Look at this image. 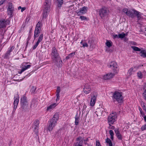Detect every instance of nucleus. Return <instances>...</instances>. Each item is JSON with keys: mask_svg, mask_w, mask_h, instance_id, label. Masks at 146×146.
I'll return each mask as SVG.
<instances>
[{"mask_svg": "<svg viewBox=\"0 0 146 146\" xmlns=\"http://www.w3.org/2000/svg\"><path fill=\"white\" fill-rule=\"evenodd\" d=\"M51 58L53 62L58 67L62 65V61L58 51L55 47H53L51 50Z\"/></svg>", "mask_w": 146, "mask_h": 146, "instance_id": "obj_1", "label": "nucleus"}, {"mask_svg": "<svg viewBox=\"0 0 146 146\" xmlns=\"http://www.w3.org/2000/svg\"><path fill=\"white\" fill-rule=\"evenodd\" d=\"M59 119V114L58 113H55L51 119L49 121V125L47 129L48 131H50L56 125L57 121Z\"/></svg>", "mask_w": 146, "mask_h": 146, "instance_id": "obj_2", "label": "nucleus"}, {"mask_svg": "<svg viewBox=\"0 0 146 146\" xmlns=\"http://www.w3.org/2000/svg\"><path fill=\"white\" fill-rule=\"evenodd\" d=\"M20 103L22 111H25L28 108V102L27 97L23 96L20 99Z\"/></svg>", "mask_w": 146, "mask_h": 146, "instance_id": "obj_3", "label": "nucleus"}, {"mask_svg": "<svg viewBox=\"0 0 146 146\" xmlns=\"http://www.w3.org/2000/svg\"><path fill=\"white\" fill-rule=\"evenodd\" d=\"M109 9L105 6L102 7L99 10V15L102 19H104L105 17L108 16L109 15Z\"/></svg>", "mask_w": 146, "mask_h": 146, "instance_id": "obj_4", "label": "nucleus"}, {"mask_svg": "<svg viewBox=\"0 0 146 146\" xmlns=\"http://www.w3.org/2000/svg\"><path fill=\"white\" fill-rule=\"evenodd\" d=\"M117 117V113L116 112H113L109 115L108 117V121L110 126L111 124H113L116 121Z\"/></svg>", "mask_w": 146, "mask_h": 146, "instance_id": "obj_5", "label": "nucleus"}, {"mask_svg": "<svg viewBox=\"0 0 146 146\" xmlns=\"http://www.w3.org/2000/svg\"><path fill=\"white\" fill-rule=\"evenodd\" d=\"M122 93L117 91H115L113 93V97L114 101H116L118 103H120L123 100Z\"/></svg>", "mask_w": 146, "mask_h": 146, "instance_id": "obj_6", "label": "nucleus"}, {"mask_svg": "<svg viewBox=\"0 0 146 146\" xmlns=\"http://www.w3.org/2000/svg\"><path fill=\"white\" fill-rule=\"evenodd\" d=\"M132 11L133 12H132L131 11H129L128 13L127 14V15L129 16V17H130L132 18H134L135 16L134 14H135L137 17L138 20H140L141 18V15L140 14V12L137 11L134 9L132 10Z\"/></svg>", "mask_w": 146, "mask_h": 146, "instance_id": "obj_7", "label": "nucleus"}, {"mask_svg": "<svg viewBox=\"0 0 146 146\" xmlns=\"http://www.w3.org/2000/svg\"><path fill=\"white\" fill-rule=\"evenodd\" d=\"M91 90V88L89 84L86 83L84 85L83 91L85 93L88 94L90 92Z\"/></svg>", "mask_w": 146, "mask_h": 146, "instance_id": "obj_8", "label": "nucleus"}, {"mask_svg": "<svg viewBox=\"0 0 146 146\" xmlns=\"http://www.w3.org/2000/svg\"><path fill=\"white\" fill-rule=\"evenodd\" d=\"M10 23L9 19H7L6 20L3 19L0 21V29L5 27L7 25H9Z\"/></svg>", "mask_w": 146, "mask_h": 146, "instance_id": "obj_9", "label": "nucleus"}, {"mask_svg": "<svg viewBox=\"0 0 146 146\" xmlns=\"http://www.w3.org/2000/svg\"><path fill=\"white\" fill-rule=\"evenodd\" d=\"M96 96V94L95 92H93L91 94V98L90 101V105L92 106H94L95 103Z\"/></svg>", "mask_w": 146, "mask_h": 146, "instance_id": "obj_10", "label": "nucleus"}, {"mask_svg": "<svg viewBox=\"0 0 146 146\" xmlns=\"http://www.w3.org/2000/svg\"><path fill=\"white\" fill-rule=\"evenodd\" d=\"M15 47L12 46L9 47L7 51L4 55V58L5 59H8L9 58V56L11 52L13 51L14 48Z\"/></svg>", "mask_w": 146, "mask_h": 146, "instance_id": "obj_11", "label": "nucleus"}, {"mask_svg": "<svg viewBox=\"0 0 146 146\" xmlns=\"http://www.w3.org/2000/svg\"><path fill=\"white\" fill-rule=\"evenodd\" d=\"M14 10V7L11 5H9L7 9V14L10 15V17H11L13 16V14Z\"/></svg>", "mask_w": 146, "mask_h": 146, "instance_id": "obj_12", "label": "nucleus"}, {"mask_svg": "<svg viewBox=\"0 0 146 146\" xmlns=\"http://www.w3.org/2000/svg\"><path fill=\"white\" fill-rule=\"evenodd\" d=\"M50 9L44 7L43 10L42 16V19H46L48 16V14L49 12Z\"/></svg>", "mask_w": 146, "mask_h": 146, "instance_id": "obj_13", "label": "nucleus"}, {"mask_svg": "<svg viewBox=\"0 0 146 146\" xmlns=\"http://www.w3.org/2000/svg\"><path fill=\"white\" fill-rule=\"evenodd\" d=\"M43 34H42L40 35L38 38V41L35 43V44L33 48V50H35L36 48L37 47L39 43L43 39Z\"/></svg>", "mask_w": 146, "mask_h": 146, "instance_id": "obj_14", "label": "nucleus"}, {"mask_svg": "<svg viewBox=\"0 0 146 146\" xmlns=\"http://www.w3.org/2000/svg\"><path fill=\"white\" fill-rule=\"evenodd\" d=\"M87 11V8L86 7H84L80 8V10L77 13L78 15H80L82 14L85 13Z\"/></svg>", "mask_w": 146, "mask_h": 146, "instance_id": "obj_15", "label": "nucleus"}, {"mask_svg": "<svg viewBox=\"0 0 146 146\" xmlns=\"http://www.w3.org/2000/svg\"><path fill=\"white\" fill-rule=\"evenodd\" d=\"M38 104V101L37 99H33L31 102L30 107L31 108H35L36 107Z\"/></svg>", "mask_w": 146, "mask_h": 146, "instance_id": "obj_16", "label": "nucleus"}, {"mask_svg": "<svg viewBox=\"0 0 146 146\" xmlns=\"http://www.w3.org/2000/svg\"><path fill=\"white\" fill-rule=\"evenodd\" d=\"M110 66L113 70L116 71L117 68V65L116 62L112 61L110 63Z\"/></svg>", "mask_w": 146, "mask_h": 146, "instance_id": "obj_17", "label": "nucleus"}, {"mask_svg": "<svg viewBox=\"0 0 146 146\" xmlns=\"http://www.w3.org/2000/svg\"><path fill=\"white\" fill-rule=\"evenodd\" d=\"M82 138L80 137H78L76 139L77 141L74 144V146H82L83 143V141L81 140Z\"/></svg>", "mask_w": 146, "mask_h": 146, "instance_id": "obj_18", "label": "nucleus"}, {"mask_svg": "<svg viewBox=\"0 0 146 146\" xmlns=\"http://www.w3.org/2000/svg\"><path fill=\"white\" fill-rule=\"evenodd\" d=\"M19 97H18L17 98H16L14 100L13 103L14 106L13 110V112H14L16 110L17 108L18 104L19 102Z\"/></svg>", "mask_w": 146, "mask_h": 146, "instance_id": "obj_19", "label": "nucleus"}, {"mask_svg": "<svg viewBox=\"0 0 146 146\" xmlns=\"http://www.w3.org/2000/svg\"><path fill=\"white\" fill-rule=\"evenodd\" d=\"M114 74L112 73H108L104 76V78L105 80H108L112 78Z\"/></svg>", "mask_w": 146, "mask_h": 146, "instance_id": "obj_20", "label": "nucleus"}, {"mask_svg": "<svg viewBox=\"0 0 146 146\" xmlns=\"http://www.w3.org/2000/svg\"><path fill=\"white\" fill-rule=\"evenodd\" d=\"M115 132L118 139L120 140H122V137L121 134L119 133V129H115Z\"/></svg>", "mask_w": 146, "mask_h": 146, "instance_id": "obj_21", "label": "nucleus"}, {"mask_svg": "<svg viewBox=\"0 0 146 146\" xmlns=\"http://www.w3.org/2000/svg\"><path fill=\"white\" fill-rule=\"evenodd\" d=\"M45 2L44 3V7L50 9L51 0H45Z\"/></svg>", "mask_w": 146, "mask_h": 146, "instance_id": "obj_22", "label": "nucleus"}, {"mask_svg": "<svg viewBox=\"0 0 146 146\" xmlns=\"http://www.w3.org/2000/svg\"><path fill=\"white\" fill-rule=\"evenodd\" d=\"M40 31V30H39L38 29H35L34 36V39H35L38 36Z\"/></svg>", "mask_w": 146, "mask_h": 146, "instance_id": "obj_23", "label": "nucleus"}, {"mask_svg": "<svg viewBox=\"0 0 146 146\" xmlns=\"http://www.w3.org/2000/svg\"><path fill=\"white\" fill-rule=\"evenodd\" d=\"M60 87H58L57 88V89L56 90V101H57L58 100H59L60 98Z\"/></svg>", "mask_w": 146, "mask_h": 146, "instance_id": "obj_24", "label": "nucleus"}, {"mask_svg": "<svg viewBox=\"0 0 146 146\" xmlns=\"http://www.w3.org/2000/svg\"><path fill=\"white\" fill-rule=\"evenodd\" d=\"M94 41L92 39L88 41V43L90 45V48H93L95 47L94 45Z\"/></svg>", "mask_w": 146, "mask_h": 146, "instance_id": "obj_25", "label": "nucleus"}, {"mask_svg": "<svg viewBox=\"0 0 146 146\" xmlns=\"http://www.w3.org/2000/svg\"><path fill=\"white\" fill-rule=\"evenodd\" d=\"M31 66L30 65H27L26 66H25L24 68H23L21 70L20 72H18L19 74H21L23 72L27 69L31 67Z\"/></svg>", "mask_w": 146, "mask_h": 146, "instance_id": "obj_26", "label": "nucleus"}, {"mask_svg": "<svg viewBox=\"0 0 146 146\" xmlns=\"http://www.w3.org/2000/svg\"><path fill=\"white\" fill-rule=\"evenodd\" d=\"M57 104L56 103H53L51 104L50 106H48L47 109V110H50L54 108L56 106Z\"/></svg>", "mask_w": 146, "mask_h": 146, "instance_id": "obj_27", "label": "nucleus"}, {"mask_svg": "<svg viewBox=\"0 0 146 146\" xmlns=\"http://www.w3.org/2000/svg\"><path fill=\"white\" fill-rule=\"evenodd\" d=\"M42 25V24L41 22L40 21L38 22L36 25V27L35 29H38L39 30H41Z\"/></svg>", "mask_w": 146, "mask_h": 146, "instance_id": "obj_28", "label": "nucleus"}, {"mask_svg": "<svg viewBox=\"0 0 146 146\" xmlns=\"http://www.w3.org/2000/svg\"><path fill=\"white\" fill-rule=\"evenodd\" d=\"M39 127L33 125V129L35 133V134L37 135L38 134V129Z\"/></svg>", "mask_w": 146, "mask_h": 146, "instance_id": "obj_29", "label": "nucleus"}, {"mask_svg": "<svg viewBox=\"0 0 146 146\" xmlns=\"http://www.w3.org/2000/svg\"><path fill=\"white\" fill-rule=\"evenodd\" d=\"M140 55L143 57H146V52L145 50H141L140 52Z\"/></svg>", "mask_w": 146, "mask_h": 146, "instance_id": "obj_30", "label": "nucleus"}, {"mask_svg": "<svg viewBox=\"0 0 146 146\" xmlns=\"http://www.w3.org/2000/svg\"><path fill=\"white\" fill-rule=\"evenodd\" d=\"M106 142L109 144V146H113L111 141L108 138H107L106 139Z\"/></svg>", "mask_w": 146, "mask_h": 146, "instance_id": "obj_31", "label": "nucleus"}, {"mask_svg": "<svg viewBox=\"0 0 146 146\" xmlns=\"http://www.w3.org/2000/svg\"><path fill=\"white\" fill-rule=\"evenodd\" d=\"M75 54V52H72L69 54L66 57V59L68 60L72 58Z\"/></svg>", "mask_w": 146, "mask_h": 146, "instance_id": "obj_32", "label": "nucleus"}, {"mask_svg": "<svg viewBox=\"0 0 146 146\" xmlns=\"http://www.w3.org/2000/svg\"><path fill=\"white\" fill-rule=\"evenodd\" d=\"M127 35H126V34L124 33H121L119 34L118 35V38L121 39L123 38H124Z\"/></svg>", "mask_w": 146, "mask_h": 146, "instance_id": "obj_33", "label": "nucleus"}, {"mask_svg": "<svg viewBox=\"0 0 146 146\" xmlns=\"http://www.w3.org/2000/svg\"><path fill=\"white\" fill-rule=\"evenodd\" d=\"M75 124L76 125H78V123L79 122V117L78 116V115L77 114L76 115L75 117Z\"/></svg>", "mask_w": 146, "mask_h": 146, "instance_id": "obj_34", "label": "nucleus"}, {"mask_svg": "<svg viewBox=\"0 0 146 146\" xmlns=\"http://www.w3.org/2000/svg\"><path fill=\"white\" fill-rule=\"evenodd\" d=\"M112 42L111 41L107 40L106 44V46L108 47H110L112 46Z\"/></svg>", "mask_w": 146, "mask_h": 146, "instance_id": "obj_35", "label": "nucleus"}, {"mask_svg": "<svg viewBox=\"0 0 146 146\" xmlns=\"http://www.w3.org/2000/svg\"><path fill=\"white\" fill-rule=\"evenodd\" d=\"M131 48L135 51H141V49L138 47L135 46H132Z\"/></svg>", "mask_w": 146, "mask_h": 146, "instance_id": "obj_36", "label": "nucleus"}, {"mask_svg": "<svg viewBox=\"0 0 146 146\" xmlns=\"http://www.w3.org/2000/svg\"><path fill=\"white\" fill-rule=\"evenodd\" d=\"M58 3V7H61L63 3V0H57Z\"/></svg>", "mask_w": 146, "mask_h": 146, "instance_id": "obj_37", "label": "nucleus"}, {"mask_svg": "<svg viewBox=\"0 0 146 146\" xmlns=\"http://www.w3.org/2000/svg\"><path fill=\"white\" fill-rule=\"evenodd\" d=\"M33 124H34L33 125L39 127V120L38 119L36 120L34 122Z\"/></svg>", "mask_w": 146, "mask_h": 146, "instance_id": "obj_38", "label": "nucleus"}, {"mask_svg": "<svg viewBox=\"0 0 146 146\" xmlns=\"http://www.w3.org/2000/svg\"><path fill=\"white\" fill-rule=\"evenodd\" d=\"M137 76H138V77L140 78H142L143 77V75L141 73V72H140V71H139V72H137Z\"/></svg>", "mask_w": 146, "mask_h": 146, "instance_id": "obj_39", "label": "nucleus"}, {"mask_svg": "<svg viewBox=\"0 0 146 146\" xmlns=\"http://www.w3.org/2000/svg\"><path fill=\"white\" fill-rule=\"evenodd\" d=\"M143 98L146 100V90H145L142 94Z\"/></svg>", "mask_w": 146, "mask_h": 146, "instance_id": "obj_40", "label": "nucleus"}, {"mask_svg": "<svg viewBox=\"0 0 146 146\" xmlns=\"http://www.w3.org/2000/svg\"><path fill=\"white\" fill-rule=\"evenodd\" d=\"M123 11L127 15L129 11H128V9H123Z\"/></svg>", "mask_w": 146, "mask_h": 146, "instance_id": "obj_41", "label": "nucleus"}, {"mask_svg": "<svg viewBox=\"0 0 146 146\" xmlns=\"http://www.w3.org/2000/svg\"><path fill=\"white\" fill-rule=\"evenodd\" d=\"M80 18L81 19L82 21L86 20L87 19V18L86 17L82 16L80 17Z\"/></svg>", "mask_w": 146, "mask_h": 146, "instance_id": "obj_42", "label": "nucleus"}, {"mask_svg": "<svg viewBox=\"0 0 146 146\" xmlns=\"http://www.w3.org/2000/svg\"><path fill=\"white\" fill-rule=\"evenodd\" d=\"M96 146H101L99 140L96 141Z\"/></svg>", "mask_w": 146, "mask_h": 146, "instance_id": "obj_43", "label": "nucleus"}, {"mask_svg": "<svg viewBox=\"0 0 146 146\" xmlns=\"http://www.w3.org/2000/svg\"><path fill=\"white\" fill-rule=\"evenodd\" d=\"M141 129L142 131H144L146 129V124L142 126L141 127Z\"/></svg>", "mask_w": 146, "mask_h": 146, "instance_id": "obj_44", "label": "nucleus"}, {"mask_svg": "<svg viewBox=\"0 0 146 146\" xmlns=\"http://www.w3.org/2000/svg\"><path fill=\"white\" fill-rule=\"evenodd\" d=\"M139 110L140 111V113L142 115L144 114L143 113L142 109L140 107H139Z\"/></svg>", "mask_w": 146, "mask_h": 146, "instance_id": "obj_45", "label": "nucleus"}, {"mask_svg": "<svg viewBox=\"0 0 146 146\" xmlns=\"http://www.w3.org/2000/svg\"><path fill=\"white\" fill-rule=\"evenodd\" d=\"M88 44L86 42L82 43V47L84 48L85 47H88Z\"/></svg>", "mask_w": 146, "mask_h": 146, "instance_id": "obj_46", "label": "nucleus"}, {"mask_svg": "<svg viewBox=\"0 0 146 146\" xmlns=\"http://www.w3.org/2000/svg\"><path fill=\"white\" fill-rule=\"evenodd\" d=\"M109 133L111 136L114 135L113 132L112 130H110L109 131Z\"/></svg>", "mask_w": 146, "mask_h": 146, "instance_id": "obj_47", "label": "nucleus"}, {"mask_svg": "<svg viewBox=\"0 0 146 146\" xmlns=\"http://www.w3.org/2000/svg\"><path fill=\"white\" fill-rule=\"evenodd\" d=\"M6 0H2L0 1V6L2 4H3V3L6 1Z\"/></svg>", "mask_w": 146, "mask_h": 146, "instance_id": "obj_48", "label": "nucleus"}, {"mask_svg": "<svg viewBox=\"0 0 146 146\" xmlns=\"http://www.w3.org/2000/svg\"><path fill=\"white\" fill-rule=\"evenodd\" d=\"M36 88H35L34 86H33L32 87V89H31L32 90V92H35V90Z\"/></svg>", "mask_w": 146, "mask_h": 146, "instance_id": "obj_49", "label": "nucleus"}, {"mask_svg": "<svg viewBox=\"0 0 146 146\" xmlns=\"http://www.w3.org/2000/svg\"><path fill=\"white\" fill-rule=\"evenodd\" d=\"M113 38H118V35H113Z\"/></svg>", "mask_w": 146, "mask_h": 146, "instance_id": "obj_50", "label": "nucleus"}, {"mask_svg": "<svg viewBox=\"0 0 146 146\" xmlns=\"http://www.w3.org/2000/svg\"><path fill=\"white\" fill-rule=\"evenodd\" d=\"M146 82L145 83V84L143 87V90H146Z\"/></svg>", "mask_w": 146, "mask_h": 146, "instance_id": "obj_51", "label": "nucleus"}, {"mask_svg": "<svg viewBox=\"0 0 146 146\" xmlns=\"http://www.w3.org/2000/svg\"><path fill=\"white\" fill-rule=\"evenodd\" d=\"M25 9H26V8L25 7L22 8L21 10V12H23V11H24Z\"/></svg>", "mask_w": 146, "mask_h": 146, "instance_id": "obj_52", "label": "nucleus"}, {"mask_svg": "<svg viewBox=\"0 0 146 146\" xmlns=\"http://www.w3.org/2000/svg\"><path fill=\"white\" fill-rule=\"evenodd\" d=\"M29 39H28L27 41V43H26V44H27V45H26V47H27V45L28 44V43H29Z\"/></svg>", "mask_w": 146, "mask_h": 146, "instance_id": "obj_53", "label": "nucleus"}, {"mask_svg": "<svg viewBox=\"0 0 146 146\" xmlns=\"http://www.w3.org/2000/svg\"><path fill=\"white\" fill-rule=\"evenodd\" d=\"M111 140H113V135L111 136Z\"/></svg>", "mask_w": 146, "mask_h": 146, "instance_id": "obj_54", "label": "nucleus"}, {"mask_svg": "<svg viewBox=\"0 0 146 146\" xmlns=\"http://www.w3.org/2000/svg\"><path fill=\"white\" fill-rule=\"evenodd\" d=\"M133 68H131L129 69V71H130V72H131V71H133Z\"/></svg>", "mask_w": 146, "mask_h": 146, "instance_id": "obj_55", "label": "nucleus"}, {"mask_svg": "<svg viewBox=\"0 0 146 146\" xmlns=\"http://www.w3.org/2000/svg\"><path fill=\"white\" fill-rule=\"evenodd\" d=\"M144 120L146 122V116H145L144 117Z\"/></svg>", "mask_w": 146, "mask_h": 146, "instance_id": "obj_56", "label": "nucleus"}, {"mask_svg": "<svg viewBox=\"0 0 146 146\" xmlns=\"http://www.w3.org/2000/svg\"><path fill=\"white\" fill-rule=\"evenodd\" d=\"M143 66V65H140L137 66V68H139V67H141V66Z\"/></svg>", "mask_w": 146, "mask_h": 146, "instance_id": "obj_57", "label": "nucleus"}, {"mask_svg": "<svg viewBox=\"0 0 146 146\" xmlns=\"http://www.w3.org/2000/svg\"><path fill=\"white\" fill-rule=\"evenodd\" d=\"M115 127L114 126H111V128L112 129H114Z\"/></svg>", "mask_w": 146, "mask_h": 146, "instance_id": "obj_58", "label": "nucleus"}, {"mask_svg": "<svg viewBox=\"0 0 146 146\" xmlns=\"http://www.w3.org/2000/svg\"><path fill=\"white\" fill-rule=\"evenodd\" d=\"M80 43L81 44H82V43H83V40H82V41L80 42Z\"/></svg>", "mask_w": 146, "mask_h": 146, "instance_id": "obj_59", "label": "nucleus"}, {"mask_svg": "<svg viewBox=\"0 0 146 146\" xmlns=\"http://www.w3.org/2000/svg\"><path fill=\"white\" fill-rule=\"evenodd\" d=\"M18 8L19 9V8L21 9L22 7L21 6H19V7Z\"/></svg>", "mask_w": 146, "mask_h": 146, "instance_id": "obj_60", "label": "nucleus"}, {"mask_svg": "<svg viewBox=\"0 0 146 146\" xmlns=\"http://www.w3.org/2000/svg\"><path fill=\"white\" fill-rule=\"evenodd\" d=\"M88 146H92V145H88Z\"/></svg>", "mask_w": 146, "mask_h": 146, "instance_id": "obj_61", "label": "nucleus"}, {"mask_svg": "<svg viewBox=\"0 0 146 146\" xmlns=\"http://www.w3.org/2000/svg\"><path fill=\"white\" fill-rule=\"evenodd\" d=\"M1 49H0V52H1Z\"/></svg>", "mask_w": 146, "mask_h": 146, "instance_id": "obj_62", "label": "nucleus"}]
</instances>
